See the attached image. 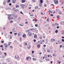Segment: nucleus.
Segmentation results:
<instances>
[{
  "label": "nucleus",
  "instance_id": "35",
  "mask_svg": "<svg viewBox=\"0 0 64 64\" xmlns=\"http://www.w3.org/2000/svg\"><path fill=\"white\" fill-rule=\"evenodd\" d=\"M35 26L36 27H38V24H35Z\"/></svg>",
  "mask_w": 64,
  "mask_h": 64
},
{
  "label": "nucleus",
  "instance_id": "53",
  "mask_svg": "<svg viewBox=\"0 0 64 64\" xmlns=\"http://www.w3.org/2000/svg\"><path fill=\"white\" fill-rule=\"evenodd\" d=\"M43 38H45V36H43Z\"/></svg>",
  "mask_w": 64,
  "mask_h": 64
},
{
  "label": "nucleus",
  "instance_id": "30",
  "mask_svg": "<svg viewBox=\"0 0 64 64\" xmlns=\"http://www.w3.org/2000/svg\"><path fill=\"white\" fill-rule=\"evenodd\" d=\"M48 12L49 13H51V12H52V11H51L50 10Z\"/></svg>",
  "mask_w": 64,
  "mask_h": 64
},
{
  "label": "nucleus",
  "instance_id": "59",
  "mask_svg": "<svg viewBox=\"0 0 64 64\" xmlns=\"http://www.w3.org/2000/svg\"><path fill=\"white\" fill-rule=\"evenodd\" d=\"M3 46H2V45H0V47H3Z\"/></svg>",
  "mask_w": 64,
  "mask_h": 64
},
{
  "label": "nucleus",
  "instance_id": "38",
  "mask_svg": "<svg viewBox=\"0 0 64 64\" xmlns=\"http://www.w3.org/2000/svg\"><path fill=\"white\" fill-rule=\"evenodd\" d=\"M32 1H33V2H35L36 1V0H32Z\"/></svg>",
  "mask_w": 64,
  "mask_h": 64
},
{
  "label": "nucleus",
  "instance_id": "48",
  "mask_svg": "<svg viewBox=\"0 0 64 64\" xmlns=\"http://www.w3.org/2000/svg\"><path fill=\"white\" fill-rule=\"evenodd\" d=\"M50 16H53V15L52 14H51Z\"/></svg>",
  "mask_w": 64,
  "mask_h": 64
},
{
  "label": "nucleus",
  "instance_id": "7",
  "mask_svg": "<svg viewBox=\"0 0 64 64\" xmlns=\"http://www.w3.org/2000/svg\"><path fill=\"white\" fill-rule=\"evenodd\" d=\"M37 38V34H36L34 36V39H36Z\"/></svg>",
  "mask_w": 64,
  "mask_h": 64
},
{
  "label": "nucleus",
  "instance_id": "25",
  "mask_svg": "<svg viewBox=\"0 0 64 64\" xmlns=\"http://www.w3.org/2000/svg\"><path fill=\"white\" fill-rule=\"evenodd\" d=\"M4 54L5 56H6L7 55V53L6 52H4Z\"/></svg>",
  "mask_w": 64,
  "mask_h": 64
},
{
  "label": "nucleus",
  "instance_id": "51",
  "mask_svg": "<svg viewBox=\"0 0 64 64\" xmlns=\"http://www.w3.org/2000/svg\"><path fill=\"white\" fill-rule=\"evenodd\" d=\"M12 22H13V20H11L10 22V23H12Z\"/></svg>",
  "mask_w": 64,
  "mask_h": 64
},
{
  "label": "nucleus",
  "instance_id": "64",
  "mask_svg": "<svg viewBox=\"0 0 64 64\" xmlns=\"http://www.w3.org/2000/svg\"><path fill=\"white\" fill-rule=\"evenodd\" d=\"M5 28H3V29L4 30H5Z\"/></svg>",
  "mask_w": 64,
  "mask_h": 64
},
{
  "label": "nucleus",
  "instance_id": "15",
  "mask_svg": "<svg viewBox=\"0 0 64 64\" xmlns=\"http://www.w3.org/2000/svg\"><path fill=\"white\" fill-rule=\"evenodd\" d=\"M9 39H12V36L10 35L8 36Z\"/></svg>",
  "mask_w": 64,
  "mask_h": 64
},
{
  "label": "nucleus",
  "instance_id": "34",
  "mask_svg": "<svg viewBox=\"0 0 64 64\" xmlns=\"http://www.w3.org/2000/svg\"><path fill=\"white\" fill-rule=\"evenodd\" d=\"M46 60V61H49V58L48 59H45Z\"/></svg>",
  "mask_w": 64,
  "mask_h": 64
},
{
  "label": "nucleus",
  "instance_id": "11",
  "mask_svg": "<svg viewBox=\"0 0 64 64\" xmlns=\"http://www.w3.org/2000/svg\"><path fill=\"white\" fill-rule=\"evenodd\" d=\"M55 40L53 38H52L51 39V42H54V41H55Z\"/></svg>",
  "mask_w": 64,
  "mask_h": 64
},
{
  "label": "nucleus",
  "instance_id": "28",
  "mask_svg": "<svg viewBox=\"0 0 64 64\" xmlns=\"http://www.w3.org/2000/svg\"><path fill=\"white\" fill-rule=\"evenodd\" d=\"M10 48H11V49H13V47H12V46H10Z\"/></svg>",
  "mask_w": 64,
  "mask_h": 64
},
{
  "label": "nucleus",
  "instance_id": "37",
  "mask_svg": "<svg viewBox=\"0 0 64 64\" xmlns=\"http://www.w3.org/2000/svg\"><path fill=\"white\" fill-rule=\"evenodd\" d=\"M39 4V6H41L42 5V4Z\"/></svg>",
  "mask_w": 64,
  "mask_h": 64
},
{
  "label": "nucleus",
  "instance_id": "44",
  "mask_svg": "<svg viewBox=\"0 0 64 64\" xmlns=\"http://www.w3.org/2000/svg\"><path fill=\"white\" fill-rule=\"evenodd\" d=\"M36 40L35 39H34V42H36Z\"/></svg>",
  "mask_w": 64,
  "mask_h": 64
},
{
  "label": "nucleus",
  "instance_id": "29",
  "mask_svg": "<svg viewBox=\"0 0 64 64\" xmlns=\"http://www.w3.org/2000/svg\"><path fill=\"white\" fill-rule=\"evenodd\" d=\"M49 18H48L47 19V22H49Z\"/></svg>",
  "mask_w": 64,
  "mask_h": 64
},
{
  "label": "nucleus",
  "instance_id": "39",
  "mask_svg": "<svg viewBox=\"0 0 64 64\" xmlns=\"http://www.w3.org/2000/svg\"><path fill=\"white\" fill-rule=\"evenodd\" d=\"M20 33H18V36H20Z\"/></svg>",
  "mask_w": 64,
  "mask_h": 64
},
{
  "label": "nucleus",
  "instance_id": "19",
  "mask_svg": "<svg viewBox=\"0 0 64 64\" xmlns=\"http://www.w3.org/2000/svg\"><path fill=\"white\" fill-rule=\"evenodd\" d=\"M40 3H43V0H40Z\"/></svg>",
  "mask_w": 64,
  "mask_h": 64
},
{
  "label": "nucleus",
  "instance_id": "61",
  "mask_svg": "<svg viewBox=\"0 0 64 64\" xmlns=\"http://www.w3.org/2000/svg\"><path fill=\"white\" fill-rule=\"evenodd\" d=\"M2 43H4V42L3 41H2L1 42Z\"/></svg>",
  "mask_w": 64,
  "mask_h": 64
},
{
  "label": "nucleus",
  "instance_id": "42",
  "mask_svg": "<svg viewBox=\"0 0 64 64\" xmlns=\"http://www.w3.org/2000/svg\"><path fill=\"white\" fill-rule=\"evenodd\" d=\"M62 45H60V48H61L62 47Z\"/></svg>",
  "mask_w": 64,
  "mask_h": 64
},
{
  "label": "nucleus",
  "instance_id": "13",
  "mask_svg": "<svg viewBox=\"0 0 64 64\" xmlns=\"http://www.w3.org/2000/svg\"><path fill=\"white\" fill-rule=\"evenodd\" d=\"M21 5H22V6H24V7L25 8H26V7H27V6H26V5L25 4L23 5V4H21Z\"/></svg>",
  "mask_w": 64,
  "mask_h": 64
},
{
  "label": "nucleus",
  "instance_id": "31",
  "mask_svg": "<svg viewBox=\"0 0 64 64\" xmlns=\"http://www.w3.org/2000/svg\"><path fill=\"white\" fill-rule=\"evenodd\" d=\"M20 41H22V38L20 37Z\"/></svg>",
  "mask_w": 64,
  "mask_h": 64
},
{
  "label": "nucleus",
  "instance_id": "40",
  "mask_svg": "<svg viewBox=\"0 0 64 64\" xmlns=\"http://www.w3.org/2000/svg\"><path fill=\"white\" fill-rule=\"evenodd\" d=\"M10 0H8V3H9V2H10Z\"/></svg>",
  "mask_w": 64,
  "mask_h": 64
},
{
  "label": "nucleus",
  "instance_id": "49",
  "mask_svg": "<svg viewBox=\"0 0 64 64\" xmlns=\"http://www.w3.org/2000/svg\"><path fill=\"white\" fill-rule=\"evenodd\" d=\"M34 51H32V54H33V53H34Z\"/></svg>",
  "mask_w": 64,
  "mask_h": 64
},
{
  "label": "nucleus",
  "instance_id": "16",
  "mask_svg": "<svg viewBox=\"0 0 64 64\" xmlns=\"http://www.w3.org/2000/svg\"><path fill=\"white\" fill-rule=\"evenodd\" d=\"M44 57H45V59H46L47 58V56L46 54H44Z\"/></svg>",
  "mask_w": 64,
  "mask_h": 64
},
{
  "label": "nucleus",
  "instance_id": "56",
  "mask_svg": "<svg viewBox=\"0 0 64 64\" xmlns=\"http://www.w3.org/2000/svg\"><path fill=\"white\" fill-rule=\"evenodd\" d=\"M20 13L21 14H23V13H22V12H21Z\"/></svg>",
  "mask_w": 64,
  "mask_h": 64
},
{
  "label": "nucleus",
  "instance_id": "9",
  "mask_svg": "<svg viewBox=\"0 0 64 64\" xmlns=\"http://www.w3.org/2000/svg\"><path fill=\"white\" fill-rule=\"evenodd\" d=\"M12 2L13 3H15L16 2V0H12Z\"/></svg>",
  "mask_w": 64,
  "mask_h": 64
},
{
  "label": "nucleus",
  "instance_id": "20",
  "mask_svg": "<svg viewBox=\"0 0 64 64\" xmlns=\"http://www.w3.org/2000/svg\"><path fill=\"white\" fill-rule=\"evenodd\" d=\"M38 6H36L35 8V9H38Z\"/></svg>",
  "mask_w": 64,
  "mask_h": 64
},
{
  "label": "nucleus",
  "instance_id": "21",
  "mask_svg": "<svg viewBox=\"0 0 64 64\" xmlns=\"http://www.w3.org/2000/svg\"><path fill=\"white\" fill-rule=\"evenodd\" d=\"M29 57H30V56H28V57H27L26 58V60H28V59H29Z\"/></svg>",
  "mask_w": 64,
  "mask_h": 64
},
{
  "label": "nucleus",
  "instance_id": "46",
  "mask_svg": "<svg viewBox=\"0 0 64 64\" xmlns=\"http://www.w3.org/2000/svg\"><path fill=\"white\" fill-rule=\"evenodd\" d=\"M49 26V25L48 24H47V25H46V27H47V26Z\"/></svg>",
  "mask_w": 64,
  "mask_h": 64
},
{
  "label": "nucleus",
  "instance_id": "52",
  "mask_svg": "<svg viewBox=\"0 0 64 64\" xmlns=\"http://www.w3.org/2000/svg\"><path fill=\"white\" fill-rule=\"evenodd\" d=\"M30 16H33V14H32V15H30Z\"/></svg>",
  "mask_w": 64,
  "mask_h": 64
},
{
  "label": "nucleus",
  "instance_id": "14",
  "mask_svg": "<svg viewBox=\"0 0 64 64\" xmlns=\"http://www.w3.org/2000/svg\"><path fill=\"white\" fill-rule=\"evenodd\" d=\"M4 46H5L6 48V47H7V46H8V45H7V44H4Z\"/></svg>",
  "mask_w": 64,
  "mask_h": 64
},
{
  "label": "nucleus",
  "instance_id": "57",
  "mask_svg": "<svg viewBox=\"0 0 64 64\" xmlns=\"http://www.w3.org/2000/svg\"><path fill=\"white\" fill-rule=\"evenodd\" d=\"M42 42H45V40H43L42 41Z\"/></svg>",
  "mask_w": 64,
  "mask_h": 64
},
{
  "label": "nucleus",
  "instance_id": "24",
  "mask_svg": "<svg viewBox=\"0 0 64 64\" xmlns=\"http://www.w3.org/2000/svg\"><path fill=\"white\" fill-rule=\"evenodd\" d=\"M19 7V6L16 5V8H17V7Z\"/></svg>",
  "mask_w": 64,
  "mask_h": 64
},
{
  "label": "nucleus",
  "instance_id": "18",
  "mask_svg": "<svg viewBox=\"0 0 64 64\" xmlns=\"http://www.w3.org/2000/svg\"><path fill=\"white\" fill-rule=\"evenodd\" d=\"M37 47L38 48H39L40 47V44H38Z\"/></svg>",
  "mask_w": 64,
  "mask_h": 64
},
{
  "label": "nucleus",
  "instance_id": "17",
  "mask_svg": "<svg viewBox=\"0 0 64 64\" xmlns=\"http://www.w3.org/2000/svg\"><path fill=\"white\" fill-rule=\"evenodd\" d=\"M32 60H34V61H35V60H36V59L35 58H33Z\"/></svg>",
  "mask_w": 64,
  "mask_h": 64
},
{
  "label": "nucleus",
  "instance_id": "4",
  "mask_svg": "<svg viewBox=\"0 0 64 64\" xmlns=\"http://www.w3.org/2000/svg\"><path fill=\"white\" fill-rule=\"evenodd\" d=\"M15 58L16 59H17L18 58H19V56L18 55H16L14 56Z\"/></svg>",
  "mask_w": 64,
  "mask_h": 64
},
{
  "label": "nucleus",
  "instance_id": "3",
  "mask_svg": "<svg viewBox=\"0 0 64 64\" xmlns=\"http://www.w3.org/2000/svg\"><path fill=\"white\" fill-rule=\"evenodd\" d=\"M32 33L30 32H29L28 33V35L29 36H30V37H31L32 36Z\"/></svg>",
  "mask_w": 64,
  "mask_h": 64
},
{
  "label": "nucleus",
  "instance_id": "27",
  "mask_svg": "<svg viewBox=\"0 0 64 64\" xmlns=\"http://www.w3.org/2000/svg\"><path fill=\"white\" fill-rule=\"evenodd\" d=\"M39 38L40 39H42V37L40 36V37Z\"/></svg>",
  "mask_w": 64,
  "mask_h": 64
},
{
  "label": "nucleus",
  "instance_id": "63",
  "mask_svg": "<svg viewBox=\"0 0 64 64\" xmlns=\"http://www.w3.org/2000/svg\"><path fill=\"white\" fill-rule=\"evenodd\" d=\"M10 34H12V32H10Z\"/></svg>",
  "mask_w": 64,
  "mask_h": 64
},
{
  "label": "nucleus",
  "instance_id": "54",
  "mask_svg": "<svg viewBox=\"0 0 64 64\" xmlns=\"http://www.w3.org/2000/svg\"><path fill=\"white\" fill-rule=\"evenodd\" d=\"M9 5H10V6H11V5H12V4L11 3H10L9 4Z\"/></svg>",
  "mask_w": 64,
  "mask_h": 64
},
{
  "label": "nucleus",
  "instance_id": "55",
  "mask_svg": "<svg viewBox=\"0 0 64 64\" xmlns=\"http://www.w3.org/2000/svg\"><path fill=\"white\" fill-rule=\"evenodd\" d=\"M44 47H46V46L45 45H44L43 46Z\"/></svg>",
  "mask_w": 64,
  "mask_h": 64
},
{
  "label": "nucleus",
  "instance_id": "2",
  "mask_svg": "<svg viewBox=\"0 0 64 64\" xmlns=\"http://www.w3.org/2000/svg\"><path fill=\"white\" fill-rule=\"evenodd\" d=\"M54 3L55 4H57L58 3V0H54Z\"/></svg>",
  "mask_w": 64,
  "mask_h": 64
},
{
  "label": "nucleus",
  "instance_id": "22",
  "mask_svg": "<svg viewBox=\"0 0 64 64\" xmlns=\"http://www.w3.org/2000/svg\"><path fill=\"white\" fill-rule=\"evenodd\" d=\"M12 32H14V31H15V28H14V29H12Z\"/></svg>",
  "mask_w": 64,
  "mask_h": 64
},
{
  "label": "nucleus",
  "instance_id": "12",
  "mask_svg": "<svg viewBox=\"0 0 64 64\" xmlns=\"http://www.w3.org/2000/svg\"><path fill=\"white\" fill-rule=\"evenodd\" d=\"M12 42H8V45L10 46V44H11L12 43Z\"/></svg>",
  "mask_w": 64,
  "mask_h": 64
},
{
  "label": "nucleus",
  "instance_id": "32",
  "mask_svg": "<svg viewBox=\"0 0 64 64\" xmlns=\"http://www.w3.org/2000/svg\"><path fill=\"white\" fill-rule=\"evenodd\" d=\"M25 46H26V45H27V43L26 42H25Z\"/></svg>",
  "mask_w": 64,
  "mask_h": 64
},
{
  "label": "nucleus",
  "instance_id": "23",
  "mask_svg": "<svg viewBox=\"0 0 64 64\" xmlns=\"http://www.w3.org/2000/svg\"><path fill=\"white\" fill-rule=\"evenodd\" d=\"M56 17L57 18H59V17H60V16L59 15H57Z\"/></svg>",
  "mask_w": 64,
  "mask_h": 64
},
{
  "label": "nucleus",
  "instance_id": "5",
  "mask_svg": "<svg viewBox=\"0 0 64 64\" xmlns=\"http://www.w3.org/2000/svg\"><path fill=\"white\" fill-rule=\"evenodd\" d=\"M27 48L28 49H30L31 48V46L29 45H28L27 46Z\"/></svg>",
  "mask_w": 64,
  "mask_h": 64
},
{
  "label": "nucleus",
  "instance_id": "60",
  "mask_svg": "<svg viewBox=\"0 0 64 64\" xmlns=\"http://www.w3.org/2000/svg\"><path fill=\"white\" fill-rule=\"evenodd\" d=\"M41 14H42V15H43V14L42 12H41Z\"/></svg>",
  "mask_w": 64,
  "mask_h": 64
},
{
  "label": "nucleus",
  "instance_id": "26",
  "mask_svg": "<svg viewBox=\"0 0 64 64\" xmlns=\"http://www.w3.org/2000/svg\"><path fill=\"white\" fill-rule=\"evenodd\" d=\"M48 52H50V50H47Z\"/></svg>",
  "mask_w": 64,
  "mask_h": 64
},
{
  "label": "nucleus",
  "instance_id": "1",
  "mask_svg": "<svg viewBox=\"0 0 64 64\" xmlns=\"http://www.w3.org/2000/svg\"><path fill=\"white\" fill-rule=\"evenodd\" d=\"M8 18L9 20H10L13 19V16L12 14H8Z\"/></svg>",
  "mask_w": 64,
  "mask_h": 64
},
{
  "label": "nucleus",
  "instance_id": "8",
  "mask_svg": "<svg viewBox=\"0 0 64 64\" xmlns=\"http://www.w3.org/2000/svg\"><path fill=\"white\" fill-rule=\"evenodd\" d=\"M22 37L24 38H26V35L25 34H23L22 35Z\"/></svg>",
  "mask_w": 64,
  "mask_h": 64
},
{
  "label": "nucleus",
  "instance_id": "33",
  "mask_svg": "<svg viewBox=\"0 0 64 64\" xmlns=\"http://www.w3.org/2000/svg\"><path fill=\"white\" fill-rule=\"evenodd\" d=\"M14 35L15 36L17 35V33H14Z\"/></svg>",
  "mask_w": 64,
  "mask_h": 64
},
{
  "label": "nucleus",
  "instance_id": "50",
  "mask_svg": "<svg viewBox=\"0 0 64 64\" xmlns=\"http://www.w3.org/2000/svg\"><path fill=\"white\" fill-rule=\"evenodd\" d=\"M56 28H57V29H58V28H59V26H57L56 27Z\"/></svg>",
  "mask_w": 64,
  "mask_h": 64
},
{
  "label": "nucleus",
  "instance_id": "45",
  "mask_svg": "<svg viewBox=\"0 0 64 64\" xmlns=\"http://www.w3.org/2000/svg\"><path fill=\"white\" fill-rule=\"evenodd\" d=\"M56 33H57L58 32L57 31V30H56V32H55Z\"/></svg>",
  "mask_w": 64,
  "mask_h": 64
},
{
  "label": "nucleus",
  "instance_id": "10",
  "mask_svg": "<svg viewBox=\"0 0 64 64\" xmlns=\"http://www.w3.org/2000/svg\"><path fill=\"white\" fill-rule=\"evenodd\" d=\"M26 1V0H22V3H25V2Z\"/></svg>",
  "mask_w": 64,
  "mask_h": 64
},
{
  "label": "nucleus",
  "instance_id": "62",
  "mask_svg": "<svg viewBox=\"0 0 64 64\" xmlns=\"http://www.w3.org/2000/svg\"><path fill=\"white\" fill-rule=\"evenodd\" d=\"M62 38H63L64 39V36H62Z\"/></svg>",
  "mask_w": 64,
  "mask_h": 64
},
{
  "label": "nucleus",
  "instance_id": "43",
  "mask_svg": "<svg viewBox=\"0 0 64 64\" xmlns=\"http://www.w3.org/2000/svg\"><path fill=\"white\" fill-rule=\"evenodd\" d=\"M62 42H64V39H62Z\"/></svg>",
  "mask_w": 64,
  "mask_h": 64
},
{
  "label": "nucleus",
  "instance_id": "6",
  "mask_svg": "<svg viewBox=\"0 0 64 64\" xmlns=\"http://www.w3.org/2000/svg\"><path fill=\"white\" fill-rule=\"evenodd\" d=\"M14 17V18H17L18 17V15L16 14H14V16H13Z\"/></svg>",
  "mask_w": 64,
  "mask_h": 64
},
{
  "label": "nucleus",
  "instance_id": "58",
  "mask_svg": "<svg viewBox=\"0 0 64 64\" xmlns=\"http://www.w3.org/2000/svg\"><path fill=\"white\" fill-rule=\"evenodd\" d=\"M39 54H40V55H41V54H42V52H40V53H39Z\"/></svg>",
  "mask_w": 64,
  "mask_h": 64
},
{
  "label": "nucleus",
  "instance_id": "47",
  "mask_svg": "<svg viewBox=\"0 0 64 64\" xmlns=\"http://www.w3.org/2000/svg\"><path fill=\"white\" fill-rule=\"evenodd\" d=\"M57 24L56 23H55V25H57Z\"/></svg>",
  "mask_w": 64,
  "mask_h": 64
},
{
  "label": "nucleus",
  "instance_id": "36",
  "mask_svg": "<svg viewBox=\"0 0 64 64\" xmlns=\"http://www.w3.org/2000/svg\"><path fill=\"white\" fill-rule=\"evenodd\" d=\"M53 56H55V54H53L52 55Z\"/></svg>",
  "mask_w": 64,
  "mask_h": 64
},
{
  "label": "nucleus",
  "instance_id": "41",
  "mask_svg": "<svg viewBox=\"0 0 64 64\" xmlns=\"http://www.w3.org/2000/svg\"><path fill=\"white\" fill-rule=\"evenodd\" d=\"M28 22L27 21H26V22H25V24H28Z\"/></svg>",
  "mask_w": 64,
  "mask_h": 64
}]
</instances>
